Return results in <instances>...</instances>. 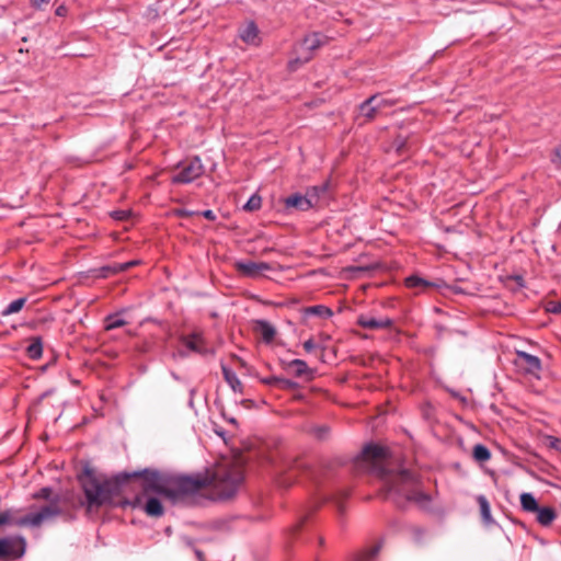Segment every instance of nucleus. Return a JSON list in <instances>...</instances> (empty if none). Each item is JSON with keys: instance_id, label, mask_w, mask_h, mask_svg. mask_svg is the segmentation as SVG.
<instances>
[{"instance_id": "nucleus-40", "label": "nucleus", "mask_w": 561, "mask_h": 561, "mask_svg": "<svg viewBox=\"0 0 561 561\" xmlns=\"http://www.w3.org/2000/svg\"><path fill=\"white\" fill-rule=\"evenodd\" d=\"M261 382L264 385H267V386L277 387L278 377H276V376L265 377V378L261 379Z\"/></svg>"}, {"instance_id": "nucleus-26", "label": "nucleus", "mask_w": 561, "mask_h": 561, "mask_svg": "<svg viewBox=\"0 0 561 561\" xmlns=\"http://www.w3.org/2000/svg\"><path fill=\"white\" fill-rule=\"evenodd\" d=\"M350 496V492L347 490H340L337 491L336 493L334 494H331L329 497H327L325 500L327 501H332L336 504L337 506V510L342 513L344 507H343V502Z\"/></svg>"}, {"instance_id": "nucleus-16", "label": "nucleus", "mask_w": 561, "mask_h": 561, "mask_svg": "<svg viewBox=\"0 0 561 561\" xmlns=\"http://www.w3.org/2000/svg\"><path fill=\"white\" fill-rule=\"evenodd\" d=\"M536 514L537 522L543 527L550 526L557 517L556 511L549 506H540Z\"/></svg>"}, {"instance_id": "nucleus-49", "label": "nucleus", "mask_w": 561, "mask_h": 561, "mask_svg": "<svg viewBox=\"0 0 561 561\" xmlns=\"http://www.w3.org/2000/svg\"><path fill=\"white\" fill-rule=\"evenodd\" d=\"M299 527H300V525H296V526L294 527V530H297Z\"/></svg>"}, {"instance_id": "nucleus-18", "label": "nucleus", "mask_w": 561, "mask_h": 561, "mask_svg": "<svg viewBox=\"0 0 561 561\" xmlns=\"http://www.w3.org/2000/svg\"><path fill=\"white\" fill-rule=\"evenodd\" d=\"M302 313L306 317L316 316L321 319H329L333 316V311L329 307L323 306V305H316V306L307 307L302 310Z\"/></svg>"}, {"instance_id": "nucleus-19", "label": "nucleus", "mask_w": 561, "mask_h": 561, "mask_svg": "<svg viewBox=\"0 0 561 561\" xmlns=\"http://www.w3.org/2000/svg\"><path fill=\"white\" fill-rule=\"evenodd\" d=\"M288 367L294 369V375L298 378L309 376L312 378L313 371L307 365V363L302 359H293L288 363Z\"/></svg>"}, {"instance_id": "nucleus-14", "label": "nucleus", "mask_w": 561, "mask_h": 561, "mask_svg": "<svg viewBox=\"0 0 561 561\" xmlns=\"http://www.w3.org/2000/svg\"><path fill=\"white\" fill-rule=\"evenodd\" d=\"M221 371L225 381L229 385L231 390L236 393L242 394L244 391V387L241 380L238 378L237 374L224 363H221Z\"/></svg>"}, {"instance_id": "nucleus-25", "label": "nucleus", "mask_w": 561, "mask_h": 561, "mask_svg": "<svg viewBox=\"0 0 561 561\" xmlns=\"http://www.w3.org/2000/svg\"><path fill=\"white\" fill-rule=\"evenodd\" d=\"M473 458L479 462H485L491 458V453L488 447L482 444H477L473 447Z\"/></svg>"}, {"instance_id": "nucleus-10", "label": "nucleus", "mask_w": 561, "mask_h": 561, "mask_svg": "<svg viewBox=\"0 0 561 561\" xmlns=\"http://www.w3.org/2000/svg\"><path fill=\"white\" fill-rule=\"evenodd\" d=\"M271 463L275 469V473L279 476V484L283 486H289L297 479L296 465L290 461L283 460L280 463H275L271 459Z\"/></svg>"}, {"instance_id": "nucleus-23", "label": "nucleus", "mask_w": 561, "mask_h": 561, "mask_svg": "<svg viewBox=\"0 0 561 561\" xmlns=\"http://www.w3.org/2000/svg\"><path fill=\"white\" fill-rule=\"evenodd\" d=\"M104 323H105L104 324L105 330L111 331V330L124 327L125 324H127V321H125L121 317V313L117 312V313L108 314L105 318Z\"/></svg>"}, {"instance_id": "nucleus-47", "label": "nucleus", "mask_w": 561, "mask_h": 561, "mask_svg": "<svg viewBox=\"0 0 561 561\" xmlns=\"http://www.w3.org/2000/svg\"><path fill=\"white\" fill-rule=\"evenodd\" d=\"M519 286H524V279L520 275L514 277Z\"/></svg>"}, {"instance_id": "nucleus-31", "label": "nucleus", "mask_w": 561, "mask_h": 561, "mask_svg": "<svg viewBox=\"0 0 561 561\" xmlns=\"http://www.w3.org/2000/svg\"><path fill=\"white\" fill-rule=\"evenodd\" d=\"M137 264H138V261H128L125 263L117 264L114 267H105L104 270H111L113 273H118V272H125V271L131 268L133 266H136Z\"/></svg>"}, {"instance_id": "nucleus-28", "label": "nucleus", "mask_w": 561, "mask_h": 561, "mask_svg": "<svg viewBox=\"0 0 561 561\" xmlns=\"http://www.w3.org/2000/svg\"><path fill=\"white\" fill-rule=\"evenodd\" d=\"M327 190H328V185L327 184L312 186V187L307 190L306 195H312L313 207L317 205L320 196L322 194H324L327 192Z\"/></svg>"}, {"instance_id": "nucleus-15", "label": "nucleus", "mask_w": 561, "mask_h": 561, "mask_svg": "<svg viewBox=\"0 0 561 561\" xmlns=\"http://www.w3.org/2000/svg\"><path fill=\"white\" fill-rule=\"evenodd\" d=\"M239 36L244 43L250 45H257L260 42L259 28L253 21L245 24V26L240 31Z\"/></svg>"}, {"instance_id": "nucleus-22", "label": "nucleus", "mask_w": 561, "mask_h": 561, "mask_svg": "<svg viewBox=\"0 0 561 561\" xmlns=\"http://www.w3.org/2000/svg\"><path fill=\"white\" fill-rule=\"evenodd\" d=\"M477 502L479 504L480 513H481V517H482L483 522L485 524L493 523L492 515H491V507H490V504H489V501L486 500V497L484 495H479L477 497Z\"/></svg>"}, {"instance_id": "nucleus-2", "label": "nucleus", "mask_w": 561, "mask_h": 561, "mask_svg": "<svg viewBox=\"0 0 561 561\" xmlns=\"http://www.w3.org/2000/svg\"><path fill=\"white\" fill-rule=\"evenodd\" d=\"M354 469L368 472L382 480V493L398 506L413 502L422 508L431 503V496L421 490V481L409 470L391 467L388 449L376 444L366 445L355 457Z\"/></svg>"}, {"instance_id": "nucleus-35", "label": "nucleus", "mask_w": 561, "mask_h": 561, "mask_svg": "<svg viewBox=\"0 0 561 561\" xmlns=\"http://www.w3.org/2000/svg\"><path fill=\"white\" fill-rule=\"evenodd\" d=\"M546 440L550 448L561 453V438L552 436V435H548V436H546Z\"/></svg>"}, {"instance_id": "nucleus-41", "label": "nucleus", "mask_w": 561, "mask_h": 561, "mask_svg": "<svg viewBox=\"0 0 561 561\" xmlns=\"http://www.w3.org/2000/svg\"><path fill=\"white\" fill-rule=\"evenodd\" d=\"M316 347H317V345H316V343L313 342L312 339H309L306 342H304V350L307 353H311Z\"/></svg>"}, {"instance_id": "nucleus-45", "label": "nucleus", "mask_w": 561, "mask_h": 561, "mask_svg": "<svg viewBox=\"0 0 561 561\" xmlns=\"http://www.w3.org/2000/svg\"><path fill=\"white\" fill-rule=\"evenodd\" d=\"M31 5L35 9H41L43 4L48 3L50 0H30Z\"/></svg>"}, {"instance_id": "nucleus-7", "label": "nucleus", "mask_w": 561, "mask_h": 561, "mask_svg": "<svg viewBox=\"0 0 561 561\" xmlns=\"http://www.w3.org/2000/svg\"><path fill=\"white\" fill-rule=\"evenodd\" d=\"M181 345L185 350H179L181 357L188 356L190 353L206 355L209 353L208 345L202 332H193L191 334L181 335L179 339Z\"/></svg>"}, {"instance_id": "nucleus-46", "label": "nucleus", "mask_w": 561, "mask_h": 561, "mask_svg": "<svg viewBox=\"0 0 561 561\" xmlns=\"http://www.w3.org/2000/svg\"><path fill=\"white\" fill-rule=\"evenodd\" d=\"M66 13H67V8H66L65 5H59V7L56 9V11H55V14H56L57 16H64V15H66Z\"/></svg>"}, {"instance_id": "nucleus-39", "label": "nucleus", "mask_w": 561, "mask_h": 561, "mask_svg": "<svg viewBox=\"0 0 561 561\" xmlns=\"http://www.w3.org/2000/svg\"><path fill=\"white\" fill-rule=\"evenodd\" d=\"M129 216V213L126 210H115L112 213V217L116 220H126Z\"/></svg>"}, {"instance_id": "nucleus-27", "label": "nucleus", "mask_w": 561, "mask_h": 561, "mask_svg": "<svg viewBox=\"0 0 561 561\" xmlns=\"http://www.w3.org/2000/svg\"><path fill=\"white\" fill-rule=\"evenodd\" d=\"M26 298L22 297L11 301L2 311V316H10L19 312L25 305Z\"/></svg>"}, {"instance_id": "nucleus-6", "label": "nucleus", "mask_w": 561, "mask_h": 561, "mask_svg": "<svg viewBox=\"0 0 561 561\" xmlns=\"http://www.w3.org/2000/svg\"><path fill=\"white\" fill-rule=\"evenodd\" d=\"M26 550V541L22 536L0 538V560L14 561L22 558Z\"/></svg>"}, {"instance_id": "nucleus-36", "label": "nucleus", "mask_w": 561, "mask_h": 561, "mask_svg": "<svg viewBox=\"0 0 561 561\" xmlns=\"http://www.w3.org/2000/svg\"><path fill=\"white\" fill-rule=\"evenodd\" d=\"M53 493V489L49 486L42 488L38 490L33 497L34 499H41V500H50Z\"/></svg>"}, {"instance_id": "nucleus-12", "label": "nucleus", "mask_w": 561, "mask_h": 561, "mask_svg": "<svg viewBox=\"0 0 561 561\" xmlns=\"http://www.w3.org/2000/svg\"><path fill=\"white\" fill-rule=\"evenodd\" d=\"M377 99L378 93H375L358 105L359 115L364 117L366 122L374 121L379 113L378 105L375 103Z\"/></svg>"}, {"instance_id": "nucleus-5", "label": "nucleus", "mask_w": 561, "mask_h": 561, "mask_svg": "<svg viewBox=\"0 0 561 561\" xmlns=\"http://www.w3.org/2000/svg\"><path fill=\"white\" fill-rule=\"evenodd\" d=\"M180 171L171 179L173 184H188L204 173V165L198 157H194L178 164Z\"/></svg>"}, {"instance_id": "nucleus-9", "label": "nucleus", "mask_w": 561, "mask_h": 561, "mask_svg": "<svg viewBox=\"0 0 561 561\" xmlns=\"http://www.w3.org/2000/svg\"><path fill=\"white\" fill-rule=\"evenodd\" d=\"M236 270L245 277L255 278L263 272L270 271L271 266L266 262L238 261L234 264Z\"/></svg>"}, {"instance_id": "nucleus-43", "label": "nucleus", "mask_w": 561, "mask_h": 561, "mask_svg": "<svg viewBox=\"0 0 561 561\" xmlns=\"http://www.w3.org/2000/svg\"><path fill=\"white\" fill-rule=\"evenodd\" d=\"M202 216L210 221H214L217 218L215 213L211 209H206V210L202 211Z\"/></svg>"}, {"instance_id": "nucleus-44", "label": "nucleus", "mask_w": 561, "mask_h": 561, "mask_svg": "<svg viewBox=\"0 0 561 561\" xmlns=\"http://www.w3.org/2000/svg\"><path fill=\"white\" fill-rule=\"evenodd\" d=\"M552 161L561 163V145L554 148Z\"/></svg>"}, {"instance_id": "nucleus-38", "label": "nucleus", "mask_w": 561, "mask_h": 561, "mask_svg": "<svg viewBox=\"0 0 561 561\" xmlns=\"http://www.w3.org/2000/svg\"><path fill=\"white\" fill-rule=\"evenodd\" d=\"M375 103H377L379 111L385 108V107H390V106L394 105V101L389 100V99L380 98L379 94H378V99H377V101Z\"/></svg>"}, {"instance_id": "nucleus-24", "label": "nucleus", "mask_w": 561, "mask_h": 561, "mask_svg": "<svg viewBox=\"0 0 561 561\" xmlns=\"http://www.w3.org/2000/svg\"><path fill=\"white\" fill-rule=\"evenodd\" d=\"M405 286L409 288H417V287L428 288V287H434L435 284L430 280H426L420 276L411 275L405 278Z\"/></svg>"}, {"instance_id": "nucleus-8", "label": "nucleus", "mask_w": 561, "mask_h": 561, "mask_svg": "<svg viewBox=\"0 0 561 561\" xmlns=\"http://www.w3.org/2000/svg\"><path fill=\"white\" fill-rule=\"evenodd\" d=\"M514 365L525 375L539 378L542 366L539 357L524 351H516Z\"/></svg>"}, {"instance_id": "nucleus-29", "label": "nucleus", "mask_w": 561, "mask_h": 561, "mask_svg": "<svg viewBox=\"0 0 561 561\" xmlns=\"http://www.w3.org/2000/svg\"><path fill=\"white\" fill-rule=\"evenodd\" d=\"M182 541L183 543L187 547V548H191L193 551H194V554L196 556L197 560L198 561H205V557H204V553L202 550H199L197 547H196V542L194 539L190 538V537H183L182 538Z\"/></svg>"}, {"instance_id": "nucleus-48", "label": "nucleus", "mask_w": 561, "mask_h": 561, "mask_svg": "<svg viewBox=\"0 0 561 561\" xmlns=\"http://www.w3.org/2000/svg\"><path fill=\"white\" fill-rule=\"evenodd\" d=\"M242 404H243L244 407H249L250 404H252V401H251V400H243V401H242Z\"/></svg>"}, {"instance_id": "nucleus-4", "label": "nucleus", "mask_w": 561, "mask_h": 561, "mask_svg": "<svg viewBox=\"0 0 561 561\" xmlns=\"http://www.w3.org/2000/svg\"><path fill=\"white\" fill-rule=\"evenodd\" d=\"M325 42V36L321 33H310L305 36L298 46L299 56L289 60L288 68L296 71L301 65L308 62L312 58V53L321 47Z\"/></svg>"}, {"instance_id": "nucleus-17", "label": "nucleus", "mask_w": 561, "mask_h": 561, "mask_svg": "<svg viewBox=\"0 0 561 561\" xmlns=\"http://www.w3.org/2000/svg\"><path fill=\"white\" fill-rule=\"evenodd\" d=\"M256 328L264 342L271 343L274 340L276 330L268 321L257 320Z\"/></svg>"}, {"instance_id": "nucleus-13", "label": "nucleus", "mask_w": 561, "mask_h": 561, "mask_svg": "<svg viewBox=\"0 0 561 561\" xmlns=\"http://www.w3.org/2000/svg\"><path fill=\"white\" fill-rule=\"evenodd\" d=\"M286 208H296L302 211L313 208L312 195L293 194L285 199Z\"/></svg>"}, {"instance_id": "nucleus-3", "label": "nucleus", "mask_w": 561, "mask_h": 561, "mask_svg": "<svg viewBox=\"0 0 561 561\" xmlns=\"http://www.w3.org/2000/svg\"><path fill=\"white\" fill-rule=\"evenodd\" d=\"M61 514L58 505V499L50 500L48 505L42 506L37 512L26 514L15 518L12 510H5L0 513V526L14 525L18 527H39L44 522L49 520Z\"/></svg>"}, {"instance_id": "nucleus-30", "label": "nucleus", "mask_w": 561, "mask_h": 561, "mask_svg": "<svg viewBox=\"0 0 561 561\" xmlns=\"http://www.w3.org/2000/svg\"><path fill=\"white\" fill-rule=\"evenodd\" d=\"M262 206V198L256 195V194H253L249 199L248 202L245 203V205L243 206V208L248 211H253V210H257L260 209Z\"/></svg>"}, {"instance_id": "nucleus-20", "label": "nucleus", "mask_w": 561, "mask_h": 561, "mask_svg": "<svg viewBox=\"0 0 561 561\" xmlns=\"http://www.w3.org/2000/svg\"><path fill=\"white\" fill-rule=\"evenodd\" d=\"M520 506L527 513H536L540 507L531 493H523L520 495Z\"/></svg>"}, {"instance_id": "nucleus-42", "label": "nucleus", "mask_w": 561, "mask_h": 561, "mask_svg": "<svg viewBox=\"0 0 561 561\" xmlns=\"http://www.w3.org/2000/svg\"><path fill=\"white\" fill-rule=\"evenodd\" d=\"M548 311L552 313H561V302H551L548 307Z\"/></svg>"}, {"instance_id": "nucleus-37", "label": "nucleus", "mask_w": 561, "mask_h": 561, "mask_svg": "<svg viewBox=\"0 0 561 561\" xmlns=\"http://www.w3.org/2000/svg\"><path fill=\"white\" fill-rule=\"evenodd\" d=\"M313 433L319 439H324V438H327V436L329 434V427L328 426H317L313 428Z\"/></svg>"}, {"instance_id": "nucleus-21", "label": "nucleus", "mask_w": 561, "mask_h": 561, "mask_svg": "<svg viewBox=\"0 0 561 561\" xmlns=\"http://www.w3.org/2000/svg\"><path fill=\"white\" fill-rule=\"evenodd\" d=\"M27 356L32 359H38L43 354V343L39 336L33 337L26 348Z\"/></svg>"}, {"instance_id": "nucleus-34", "label": "nucleus", "mask_w": 561, "mask_h": 561, "mask_svg": "<svg viewBox=\"0 0 561 561\" xmlns=\"http://www.w3.org/2000/svg\"><path fill=\"white\" fill-rule=\"evenodd\" d=\"M392 147L394 148V150H396V152L398 154L404 153L405 152V147H407V139L401 137V136H398L393 140Z\"/></svg>"}, {"instance_id": "nucleus-1", "label": "nucleus", "mask_w": 561, "mask_h": 561, "mask_svg": "<svg viewBox=\"0 0 561 561\" xmlns=\"http://www.w3.org/2000/svg\"><path fill=\"white\" fill-rule=\"evenodd\" d=\"M242 479L240 472L226 473L215 482L210 496L206 495L209 485L207 477L169 474L153 469L121 472L104 480L87 470L85 478L80 482L88 512L102 506H131L142 510L148 516L161 517L164 513L162 503L158 497L149 496L150 493L164 497L173 505H202L207 500L232 497Z\"/></svg>"}, {"instance_id": "nucleus-11", "label": "nucleus", "mask_w": 561, "mask_h": 561, "mask_svg": "<svg viewBox=\"0 0 561 561\" xmlns=\"http://www.w3.org/2000/svg\"><path fill=\"white\" fill-rule=\"evenodd\" d=\"M357 324L364 329L379 330L391 328L393 325V321L388 317L377 319L367 314H359L357 318Z\"/></svg>"}, {"instance_id": "nucleus-33", "label": "nucleus", "mask_w": 561, "mask_h": 561, "mask_svg": "<svg viewBox=\"0 0 561 561\" xmlns=\"http://www.w3.org/2000/svg\"><path fill=\"white\" fill-rule=\"evenodd\" d=\"M277 387L285 390H294L298 387V383L294 380L278 377Z\"/></svg>"}, {"instance_id": "nucleus-32", "label": "nucleus", "mask_w": 561, "mask_h": 561, "mask_svg": "<svg viewBox=\"0 0 561 561\" xmlns=\"http://www.w3.org/2000/svg\"><path fill=\"white\" fill-rule=\"evenodd\" d=\"M379 550H380V547L375 546V547L370 548L369 550L359 554L356 561H370L371 559H374L377 556Z\"/></svg>"}]
</instances>
